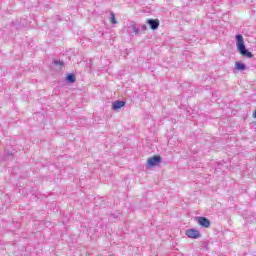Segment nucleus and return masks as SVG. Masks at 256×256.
<instances>
[{"instance_id": "f257e3e1", "label": "nucleus", "mask_w": 256, "mask_h": 256, "mask_svg": "<svg viewBox=\"0 0 256 256\" xmlns=\"http://www.w3.org/2000/svg\"><path fill=\"white\" fill-rule=\"evenodd\" d=\"M236 47L237 51L242 55V57H246L247 59H253V53L247 49L245 46V40L243 39V35H236Z\"/></svg>"}, {"instance_id": "f03ea898", "label": "nucleus", "mask_w": 256, "mask_h": 256, "mask_svg": "<svg viewBox=\"0 0 256 256\" xmlns=\"http://www.w3.org/2000/svg\"><path fill=\"white\" fill-rule=\"evenodd\" d=\"M162 161L161 156L155 155L153 157L148 158L147 165L148 167H157Z\"/></svg>"}, {"instance_id": "7ed1b4c3", "label": "nucleus", "mask_w": 256, "mask_h": 256, "mask_svg": "<svg viewBox=\"0 0 256 256\" xmlns=\"http://www.w3.org/2000/svg\"><path fill=\"white\" fill-rule=\"evenodd\" d=\"M196 219L200 227H204L205 229H209V227H211V221L206 217H197Z\"/></svg>"}, {"instance_id": "20e7f679", "label": "nucleus", "mask_w": 256, "mask_h": 256, "mask_svg": "<svg viewBox=\"0 0 256 256\" xmlns=\"http://www.w3.org/2000/svg\"><path fill=\"white\" fill-rule=\"evenodd\" d=\"M185 235H187L189 239H199V237H201V232L196 229H189L186 230Z\"/></svg>"}, {"instance_id": "39448f33", "label": "nucleus", "mask_w": 256, "mask_h": 256, "mask_svg": "<svg viewBox=\"0 0 256 256\" xmlns=\"http://www.w3.org/2000/svg\"><path fill=\"white\" fill-rule=\"evenodd\" d=\"M128 29H130V33H132V35H139V33H141V29L135 22H131Z\"/></svg>"}, {"instance_id": "423d86ee", "label": "nucleus", "mask_w": 256, "mask_h": 256, "mask_svg": "<svg viewBox=\"0 0 256 256\" xmlns=\"http://www.w3.org/2000/svg\"><path fill=\"white\" fill-rule=\"evenodd\" d=\"M146 23H148L152 31H156V29H159V20L157 19H148Z\"/></svg>"}, {"instance_id": "0eeeda50", "label": "nucleus", "mask_w": 256, "mask_h": 256, "mask_svg": "<svg viewBox=\"0 0 256 256\" xmlns=\"http://www.w3.org/2000/svg\"><path fill=\"white\" fill-rule=\"evenodd\" d=\"M121 107H125V101L117 100L112 103V109L114 111H119V109H121Z\"/></svg>"}, {"instance_id": "6e6552de", "label": "nucleus", "mask_w": 256, "mask_h": 256, "mask_svg": "<svg viewBox=\"0 0 256 256\" xmlns=\"http://www.w3.org/2000/svg\"><path fill=\"white\" fill-rule=\"evenodd\" d=\"M235 69L236 71H245V69H247V66L241 62H236Z\"/></svg>"}, {"instance_id": "1a4fd4ad", "label": "nucleus", "mask_w": 256, "mask_h": 256, "mask_svg": "<svg viewBox=\"0 0 256 256\" xmlns=\"http://www.w3.org/2000/svg\"><path fill=\"white\" fill-rule=\"evenodd\" d=\"M66 81L68 83H75V81H77V78H75V74H68L66 77Z\"/></svg>"}, {"instance_id": "9d476101", "label": "nucleus", "mask_w": 256, "mask_h": 256, "mask_svg": "<svg viewBox=\"0 0 256 256\" xmlns=\"http://www.w3.org/2000/svg\"><path fill=\"white\" fill-rule=\"evenodd\" d=\"M54 65H56L57 67H65V62L61 61V60H54L53 61Z\"/></svg>"}, {"instance_id": "9b49d317", "label": "nucleus", "mask_w": 256, "mask_h": 256, "mask_svg": "<svg viewBox=\"0 0 256 256\" xmlns=\"http://www.w3.org/2000/svg\"><path fill=\"white\" fill-rule=\"evenodd\" d=\"M110 19H111V23L113 25H117V19H115V14L114 13H111Z\"/></svg>"}, {"instance_id": "f8f14e48", "label": "nucleus", "mask_w": 256, "mask_h": 256, "mask_svg": "<svg viewBox=\"0 0 256 256\" xmlns=\"http://www.w3.org/2000/svg\"><path fill=\"white\" fill-rule=\"evenodd\" d=\"M142 31H147V25H142Z\"/></svg>"}, {"instance_id": "ddd939ff", "label": "nucleus", "mask_w": 256, "mask_h": 256, "mask_svg": "<svg viewBox=\"0 0 256 256\" xmlns=\"http://www.w3.org/2000/svg\"><path fill=\"white\" fill-rule=\"evenodd\" d=\"M254 117H255V119H256V110H255V113H254Z\"/></svg>"}]
</instances>
